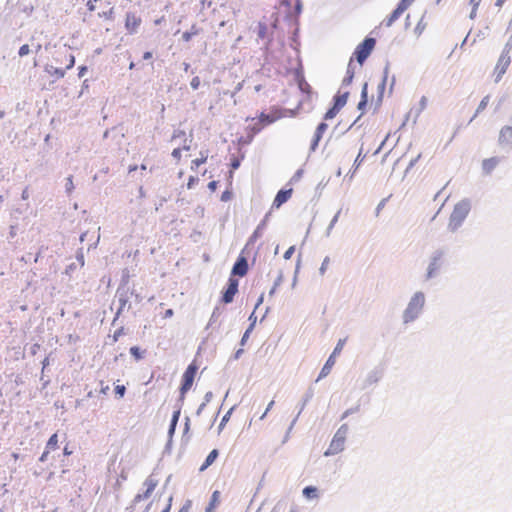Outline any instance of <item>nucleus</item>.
<instances>
[{
  "label": "nucleus",
  "instance_id": "50",
  "mask_svg": "<svg viewBox=\"0 0 512 512\" xmlns=\"http://www.w3.org/2000/svg\"><path fill=\"white\" fill-rule=\"evenodd\" d=\"M217 185L218 183L216 181H211L209 184H208V187L211 191H215L216 188H217Z\"/></svg>",
  "mask_w": 512,
  "mask_h": 512
},
{
  "label": "nucleus",
  "instance_id": "49",
  "mask_svg": "<svg viewBox=\"0 0 512 512\" xmlns=\"http://www.w3.org/2000/svg\"><path fill=\"white\" fill-rule=\"evenodd\" d=\"M172 500H173V497L170 496L168 499L167 506L164 508V510L162 512H170L171 506H172Z\"/></svg>",
  "mask_w": 512,
  "mask_h": 512
},
{
  "label": "nucleus",
  "instance_id": "32",
  "mask_svg": "<svg viewBox=\"0 0 512 512\" xmlns=\"http://www.w3.org/2000/svg\"><path fill=\"white\" fill-rule=\"evenodd\" d=\"M345 342L346 340L345 339H340L336 345V347L334 348L333 352L331 355H334V358H336L337 355H339L345 345Z\"/></svg>",
  "mask_w": 512,
  "mask_h": 512
},
{
  "label": "nucleus",
  "instance_id": "64",
  "mask_svg": "<svg viewBox=\"0 0 512 512\" xmlns=\"http://www.w3.org/2000/svg\"><path fill=\"white\" fill-rule=\"evenodd\" d=\"M289 512H297V510L292 508Z\"/></svg>",
  "mask_w": 512,
  "mask_h": 512
},
{
  "label": "nucleus",
  "instance_id": "25",
  "mask_svg": "<svg viewBox=\"0 0 512 512\" xmlns=\"http://www.w3.org/2000/svg\"><path fill=\"white\" fill-rule=\"evenodd\" d=\"M298 86H299V89H300L303 93H305V94H307V95H310V94H311V92H312V88H311L310 84H309V83H308V82H307L303 77L299 78V80H298Z\"/></svg>",
  "mask_w": 512,
  "mask_h": 512
},
{
  "label": "nucleus",
  "instance_id": "24",
  "mask_svg": "<svg viewBox=\"0 0 512 512\" xmlns=\"http://www.w3.org/2000/svg\"><path fill=\"white\" fill-rule=\"evenodd\" d=\"M200 155H201L200 158H196V159L192 160V163H191L192 169H197L200 165L204 164L207 161V158H208L207 152H201Z\"/></svg>",
  "mask_w": 512,
  "mask_h": 512
},
{
  "label": "nucleus",
  "instance_id": "23",
  "mask_svg": "<svg viewBox=\"0 0 512 512\" xmlns=\"http://www.w3.org/2000/svg\"><path fill=\"white\" fill-rule=\"evenodd\" d=\"M490 103V96L489 95H486L479 103L477 109H476V112L473 116L472 119H474L478 114H480L481 112H483L487 106L489 105Z\"/></svg>",
  "mask_w": 512,
  "mask_h": 512
},
{
  "label": "nucleus",
  "instance_id": "52",
  "mask_svg": "<svg viewBox=\"0 0 512 512\" xmlns=\"http://www.w3.org/2000/svg\"><path fill=\"white\" fill-rule=\"evenodd\" d=\"M385 203H386V199H383L379 204H378V207H377V213H379V211L385 206Z\"/></svg>",
  "mask_w": 512,
  "mask_h": 512
},
{
  "label": "nucleus",
  "instance_id": "58",
  "mask_svg": "<svg viewBox=\"0 0 512 512\" xmlns=\"http://www.w3.org/2000/svg\"><path fill=\"white\" fill-rule=\"evenodd\" d=\"M433 269H434V268H430V269H429V272H428V276H429V277H431V276H432Z\"/></svg>",
  "mask_w": 512,
  "mask_h": 512
},
{
  "label": "nucleus",
  "instance_id": "42",
  "mask_svg": "<svg viewBox=\"0 0 512 512\" xmlns=\"http://www.w3.org/2000/svg\"><path fill=\"white\" fill-rule=\"evenodd\" d=\"M98 0H88L86 6H87V9L90 11V12H93L95 11L96 9V5L95 3L97 2Z\"/></svg>",
  "mask_w": 512,
  "mask_h": 512
},
{
  "label": "nucleus",
  "instance_id": "2",
  "mask_svg": "<svg viewBox=\"0 0 512 512\" xmlns=\"http://www.w3.org/2000/svg\"><path fill=\"white\" fill-rule=\"evenodd\" d=\"M197 371H198V366L196 365L195 362H192L191 364L188 365L185 372L183 373L182 384L180 387V394H181L182 398L191 389L194 379H195V376L197 374Z\"/></svg>",
  "mask_w": 512,
  "mask_h": 512
},
{
  "label": "nucleus",
  "instance_id": "51",
  "mask_svg": "<svg viewBox=\"0 0 512 512\" xmlns=\"http://www.w3.org/2000/svg\"><path fill=\"white\" fill-rule=\"evenodd\" d=\"M29 198V190L28 188L26 187L23 192H22V199L23 200H27Z\"/></svg>",
  "mask_w": 512,
  "mask_h": 512
},
{
  "label": "nucleus",
  "instance_id": "41",
  "mask_svg": "<svg viewBox=\"0 0 512 512\" xmlns=\"http://www.w3.org/2000/svg\"><path fill=\"white\" fill-rule=\"evenodd\" d=\"M507 30L511 33V35L506 44H507L508 48H512V17H511V20L509 21Z\"/></svg>",
  "mask_w": 512,
  "mask_h": 512
},
{
  "label": "nucleus",
  "instance_id": "31",
  "mask_svg": "<svg viewBox=\"0 0 512 512\" xmlns=\"http://www.w3.org/2000/svg\"><path fill=\"white\" fill-rule=\"evenodd\" d=\"M340 111L339 108H337L335 105H333L332 108H330L324 115V119L325 120H330V119H333L337 114L338 112Z\"/></svg>",
  "mask_w": 512,
  "mask_h": 512
},
{
  "label": "nucleus",
  "instance_id": "63",
  "mask_svg": "<svg viewBox=\"0 0 512 512\" xmlns=\"http://www.w3.org/2000/svg\"><path fill=\"white\" fill-rule=\"evenodd\" d=\"M108 388H109L108 386H107V387H105V388H103L102 392H103V393H106V391L108 390Z\"/></svg>",
  "mask_w": 512,
  "mask_h": 512
},
{
  "label": "nucleus",
  "instance_id": "46",
  "mask_svg": "<svg viewBox=\"0 0 512 512\" xmlns=\"http://www.w3.org/2000/svg\"><path fill=\"white\" fill-rule=\"evenodd\" d=\"M240 166V160L238 158H233L232 161H231V168L232 170H236L238 169V167Z\"/></svg>",
  "mask_w": 512,
  "mask_h": 512
},
{
  "label": "nucleus",
  "instance_id": "14",
  "mask_svg": "<svg viewBox=\"0 0 512 512\" xmlns=\"http://www.w3.org/2000/svg\"><path fill=\"white\" fill-rule=\"evenodd\" d=\"M498 142L500 145L512 144V126L505 125L499 132Z\"/></svg>",
  "mask_w": 512,
  "mask_h": 512
},
{
  "label": "nucleus",
  "instance_id": "6",
  "mask_svg": "<svg viewBox=\"0 0 512 512\" xmlns=\"http://www.w3.org/2000/svg\"><path fill=\"white\" fill-rule=\"evenodd\" d=\"M512 48H508L507 44L505 45L501 55L498 58V61L495 66V72L497 73V79L501 78L504 75L510 66L511 57L510 51Z\"/></svg>",
  "mask_w": 512,
  "mask_h": 512
},
{
  "label": "nucleus",
  "instance_id": "27",
  "mask_svg": "<svg viewBox=\"0 0 512 512\" xmlns=\"http://www.w3.org/2000/svg\"><path fill=\"white\" fill-rule=\"evenodd\" d=\"M179 416H180V410H176L174 413H173V416H172V419H171V422H170V427H169V434H173L175 429H176V426H177V423H178V420H179Z\"/></svg>",
  "mask_w": 512,
  "mask_h": 512
},
{
  "label": "nucleus",
  "instance_id": "59",
  "mask_svg": "<svg viewBox=\"0 0 512 512\" xmlns=\"http://www.w3.org/2000/svg\"><path fill=\"white\" fill-rule=\"evenodd\" d=\"M273 404H274V401H271V402L269 403V405H268L267 410H269L270 408H272Z\"/></svg>",
  "mask_w": 512,
  "mask_h": 512
},
{
  "label": "nucleus",
  "instance_id": "26",
  "mask_svg": "<svg viewBox=\"0 0 512 512\" xmlns=\"http://www.w3.org/2000/svg\"><path fill=\"white\" fill-rule=\"evenodd\" d=\"M402 14L403 13L399 11V9L396 7V9H394L392 13L389 15V17L386 19V26H391Z\"/></svg>",
  "mask_w": 512,
  "mask_h": 512
},
{
  "label": "nucleus",
  "instance_id": "45",
  "mask_svg": "<svg viewBox=\"0 0 512 512\" xmlns=\"http://www.w3.org/2000/svg\"><path fill=\"white\" fill-rule=\"evenodd\" d=\"M66 188H67L68 191H72L73 190L74 185H73V177L72 176H69L67 178Z\"/></svg>",
  "mask_w": 512,
  "mask_h": 512
},
{
  "label": "nucleus",
  "instance_id": "53",
  "mask_svg": "<svg viewBox=\"0 0 512 512\" xmlns=\"http://www.w3.org/2000/svg\"><path fill=\"white\" fill-rule=\"evenodd\" d=\"M152 57V53L147 51L143 54V59L148 60Z\"/></svg>",
  "mask_w": 512,
  "mask_h": 512
},
{
  "label": "nucleus",
  "instance_id": "47",
  "mask_svg": "<svg viewBox=\"0 0 512 512\" xmlns=\"http://www.w3.org/2000/svg\"><path fill=\"white\" fill-rule=\"evenodd\" d=\"M366 87H367V85L365 84L364 89H363V91H362V97H363V99H362V101L359 103V108H361V106H362V105H365V104H366Z\"/></svg>",
  "mask_w": 512,
  "mask_h": 512
},
{
  "label": "nucleus",
  "instance_id": "5",
  "mask_svg": "<svg viewBox=\"0 0 512 512\" xmlns=\"http://www.w3.org/2000/svg\"><path fill=\"white\" fill-rule=\"evenodd\" d=\"M345 432L339 429L334 435L328 449L325 451V456L335 455L343 451L345 444Z\"/></svg>",
  "mask_w": 512,
  "mask_h": 512
},
{
  "label": "nucleus",
  "instance_id": "44",
  "mask_svg": "<svg viewBox=\"0 0 512 512\" xmlns=\"http://www.w3.org/2000/svg\"><path fill=\"white\" fill-rule=\"evenodd\" d=\"M294 250H295V249H294V246L289 247V248L285 251V253H284V258H285V259H290V258H291V256H292V255H293V253H294Z\"/></svg>",
  "mask_w": 512,
  "mask_h": 512
},
{
  "label": "nucleus",
  "instance_id": "7",
  "mask_svg": "<svg viewBox=\"0 0 512 512\" xmlns=\"http://www.w3.org/2000/svg\"><path fill=\"white\" fill-rule=\"evenodd\" d=\"M142 19L135 12H127L125 15V29L129 34H135L141 26Z\"/></svg>",
  "mask_w": 512,
  "mask_h": 512
},
{
  "label": "nucleus",
  "instance_id": "35",
  "mask_svg": "<svg viewBox=\"0 0 512 512\" xmlns=\"http://www.w3.org/2000/svg\"><path fill=\"white\" fill-rule=\"evenodd\" d=\"M99 16L107 20H112L114 18V10L110 8L108 11L99 13Z\"/></svg>",
  "mask_w": 512,
  "mask_h": 512
},
{
  "label": "nucleus",
  "instance_id": "22",
  "mask_svg": "<svg viewBox=\"0 0 512 512\" xmlns=\"http://www.w3.org/2000/svg\"><path fill=\"white\" fill-rule=\"evenodd\" d=\"M200 33V28L197 25H192L189 31H186L182 34V39L185 42H189L193 36H196Z\"/></svg>",
  "mask_w": 512,
  "mask_h": 512
},
{
  "label": "nucleus",
  "instance_id": "11",
  "mask_svg": "<svg viewBox=\"0 0 512 512\" xmlns=\"http://www.w3.org/2000/svg\"><path fill=\"white\" fill-rule=\"evenodd\" d=\"M284 116V113L280 109H272L268 114L261 113L259 116V122L263 125L274 123Z\"/></svg>",
  "mask_w": 512,
  "mask_h": 512
},
{
  "label": "nucleus",
  "instance_id": "13",
  "mask_svg": "<svg viewBox=\"0 0 512 512\" xmlns=\"http://www.w3.org/2000/svg\"><path fill=\"white\" fill-rule=\"evenodd\" d=\"M58 448V435L57 433H54L51 435L49 440L47 441L46 447L42 455L40 456V461L44 462L47 460V457L52 450H56Z\"/></svg>",
  "mask_w": 512,
  "mask_h": 512
},
{
  "label": "nucleus",
  "instance_id": "61",
  "mask_svg": "<svg viewBox=\"0 0 512 512\" xmlns=\"http://www.w3.org/2000/svg\"><path fill=\"white\" fill-rule=\"evenodd\" d=\"M135 67V64L133 62L130 63L129 68L133 69Z\"/></svg>",
  "mask_w": 512,
  "mask_h": 512
},
{
  "label": "nucleus",
  "instance_id": "19",
  "mask_svg": "<svg viewBox=\"0 0 512 512\" xmlns=\"http://www.w3.org/2000/svg\"><path fill=\"white\" fill-rule=\"evenodd\" d=\"M219 452L217 449H213L208 456L206 457L205 462L200 466L199 471H205L209 466H211L215 460L217 459Z\"/></svg>",
  "mask_w": 512,
  "mask_h": 512
},
{
  "label": "nucleus",
  "instance_id": "55",
  "mask_svg": "<svg viewBox=\"0 0 512 512\" xmlns=\"http://www.w3.org/2000/svg\"><path fill=\"white\" fill-rule=\"evenodd\" d=\"M471 3L474 5V10L478 6V2L476 0H471Z\"/></svg>",
  "mask_w": 512,
  "mask_h": 512
},
{
  "label": "nucleus",
  "instance_id": "17",
  "mask_svg": "<svg viewBox=\"0 0 512 512\" xmlns=\"http://www.w3.org/2000/svg\"><path fill=\"white\" fill-rule=\"evenodd\" d=\"M327 128H328V126L324 122L320 123L317 126L316 131L314 133L313 141H312V144H311V149L312 150L316 149V147L319 144V141L321 140L323 134L326 132Z\"/></svg>",
  "mask_w": 512,
  "mask_h": 512
},
{
  "label": "nucleus",
  "instance_id": "34",
  "mask_svg": "<svg viewBox=\"0 0 512 512\" xmlns=\"http://www.w3.org/2000/svg\"><path fill=\"white\" fill-rule=\"evenodd\" d=\"M366 155L362 153V149H360L355 161H354V167L355 169H357L361 163L363 162V160L365 159Z\"/></svg>",
  "mask_w": 512,
  "mask_h": 512
},
{
  "label": "nucleus",
  "instance_id": "40",
  "mask_svg": "<svg viewBox=\"0 0 512 512\" xmlns=\"http://www.w3.org/2000/svg\"><path fill=\"white\" fill-rule=\"evenodd\" d=\"M126 388L124 385H116L115 392L119 398H122L125 394Z\"/></svg>",
  "mask_w": 512,
  "mask_h": 512
},
{
  "label": "nucleus",
  "instance_id": "15",
  "mask_svg": "<svg viewBox=\"0 0 512 512\" xmlns=\"http://www.w3.org/2000/svg\"><path fill=\"white\" fill-rule=\"evenodd\" d=\"M248 263L244 257H239L233 266L232 274L243 277L247 274Z\"/></svg>",
  "mask_w": 512,
  "mask_h": 512
},
{
  "label": "nucleus",
  "instance_id": "30",
  "mask_svg": "<svg viewBox=\"0 0 512 512\" xmlns=\"http://www.w3.org/2000/svg\"><path fill=\"white\" fill-rule=\"evenodd\" d=\"M47 71L50 75L56 76L57 78H63L65 75V70L61 68L49 67Z\"/></svg>",
  "mask_w": 512,
  "mask_h": 512
},
{
  "label": "nucleus",
  "instance_id": "21",
  "mask_svg": "<svg viewBox=\"0 0 512 512\" xmlns=\"http://www.w3.org/2000/svg\"><path fill=\"white\" fill-rule=\"evenodd\" d=\"M348 95V92H344L342 94L338 93L334 97V105L341 110V108L347 103Z\"/></svg>",
  "mask_w": 512,
  "mask_h": 512
},
{
  "label": "nucleus",
  "instance_id": "20",
  "mask_svg": "<svg viewBox=\"0 0 512 512\" xmlns=\"http://www.w3.org/2000/svg\"><path fill=\"white\" fill-rule=\"evenodd\" d=\"M219 504H220V492L218 490H215L211 495L210 502H209L208 506L206 507L205 511L206 512H214Z\"/></svg>",
  "mask_w": 512,
  "mask_h": 512
},
{
  "label": "nucleus",
  "instance_id": "28",
  "mask_svg": "<svg viewBox=\"0 0 512 512\" xmlns=\"http://www.w3.org/2000/svg\"><path fill=\"white\" fill-rule=\"evenodd\" d=\"M303 495L308 499L316 498L318 496L317 488L313 486H307L303 489Z\"/></svg>",
  "mask_w": 512,
  "mask_h": 512
},
{
  "label": "nucleus",
  "instance_id": "16",
  "mask_svg": "<svg viewBox=\"0 0 512 512\" xmlns=\"http://www.w3.org/2000/svg\"><path fill=\"white\" fill-rule=\"evenodd\" d=\"M500 163V158L491 157L482 161V170L485 174H490Z\"/></svg>",
  "mask_w": 512,
  "mask_h": 512
},
{
  "label": "nucleus",
  "instance_id": "1",
  "mask_svg": "<svg viewBox=\"0 0 512 512\" xmlns=\"http://www.w3.org/2000/svg\"><path fill=\"white\" fill-rule=\"evenodd\" d=\"M424 302L425 297L422 293H416L412 297L407 309L404 312V321L406 323L413 321L419 315L424 306Z\"/></svg>",
  "mask_w": 512,
  "mask_h": 512
},
{
  "label": "nucleus",
  "instance_id": "48",
  "mask_svg": "<svg viewBox=\"0 0 512 512\" xmlns=\"http://www.w3.org/2000/svg\"><path fill=\"white\" fill-rule=\"evenodd\" d=\"M191 507L190 501H188L185 505H183L178 512H189Z\"/></svg>",
  "mask_w": 512,
  "mask_h": 512
},
{
  "label": "nucleus",
  "instance_id": "38",
  "mask_svg": "<svg viewBox=\"0 0 512 512\" xmlns=\"http://www.w3.org/2000/svg\"><path fill=\"white\" fill-rule=\"evenodd\" d=\"M30 53V47L28 44H24L19 48L18 54L19 56L23 57Z\"/></svg>",
  "mask_w": 512,
  "mask_h": 512
},
{
  "label": "nucleus",
  "instance_id": "8",
  "mask_svg": "<svg viewBox=\"0 0 512 512\" xmlns=\"http://www.w3.org/2000/svg\"><path fill=\"white\" fill-rule=\"evenodd\" d=\"M157 485L158 479L154 475H149L144 481L145 491L142 494L136 495L135 501L139 502L141 500L148 499L154 492Z\"/></svg>",
  "mask_w": 512,
  "mask_h": 512
},
{
  "label": "nucleus",
  "instance_id": "12",
  "mask_svg": "<svg viewBox=\"0 0 512 512\" xmlns=\"http://www.w3.org/2000/svg\"><path fill=\"white\" fill-rule=\"evenodd\" d=\"M293 194V189H282L278 191L276 194L274 201H273V207L279 208L281 205H283L285 202H287Z\"/></svg>",
  "mask_w": 512,
  "mask_h": 512
},
{
  "label": "nucleus",
  "instance_id": "3",
  "mask_svg": "<svg viewBox=\"0 0 512 512\" xmlns=\"http://www.w3.org/2000/svg\"><path fill=\"white\" fill-rule=\"evenodd\" d=\"M376 41L374 38H366L355 49L354 55L357 62L362 65L368 58L375 47Z\"/></svg>",
  "mask_w": 512,
  "mask_h": 512
},
{
  "label": "nucleus",
  "instance_id": "54",
  "mask_svg": "<svg viewBox=\"0 0 512 512\" xmlns=\"http://www.w3.org/2000/svg\"><path fill=\"white\" fill-rule=\"evenodd\" d=\"M63 453H64V455H70L71 451H69L68 448L65 447L64 450H63Z\"/></svg>",
  "mask_w": 512,
  "mask_h": 512
},
{
  "label": "nucleus",
  "instance_id": "37",
  "mask_svg": "<svg viewBox=\"0 0 512 512\" xmlns=\"http://www.w3.org/2000/svg\"><path fill=\"white\" fill-rule=\"evenodd\" d=\"M130 353L134 356L136 360H140L142 358V354L140 349L137 346H133L130 348Z\"/></svg>",
  "mask_w": 512,
  "mask_h": 512
},
{
  "label": "nucleus",
  "instance_id": "36",
  "mask_svg": "<svg viewBox=\"0 0 512 512\" xmlns=\"http://www.w3.org/2000/svg\"><path fill=\"white\" fill-rule=\"evenodd\" d=\"M330 265V258L329 257H325L322 264H321V267H320V274L323 275L326 270L328 269Z\"/></svg>",
  "mask_w": 512,
  "mask_h": 512
},
{
  "label": "nucleus",
  "instance_id": "60",
  "mask_svg": "<svg viewBox=\"0 0 512 512\" xmlns=\"http://www.w3.org/2000/svg\"><path fill=\"white\" fill-rule=\"evenodd\" d=\"M46 365H48V359L47 358L43 361V367H45Z\"/></svg>",
  "mask_w": 512,
  "mask_h": 512
},
{
  "label": "nucleus",
  "instance_id": "9",
  "mask_svg": "<svg viewBox=\"0 0 512 512\" xmlns=\"http://www.w3.org/2000/svg\"><path fill=\"white\" fill-rule=\"evenodd\" d=\"M180 136L184 137L182 147L174 148L172 151V157L175 159L176 163H179L181 161L183 153H185V157H188L187 152H189V150L191 148V142H192L191 139H187L185 137V132L180 131L178 133V135H176L175 137H180Z\"/></svg>",
  "mask_w": 512,
  "mask_h": 512
},
{
  "label": "nucleus",
  "instance_id": "29",
  "mask_svg": "<svg viewBox=\"0 0 512 512\" xmlns=\"http://www.w3.org/2000/svg\"><path fill=\"white\" fill-rule=\"evenodd\" d=\"M351 64H352V59L350 60L349 62V65H348V68H347V75L344 77L343 79V84L344 85H349L351 84L352 82V79L354 77V71L353 69L351 68Z\"/></svg>",
  "mask_w": 512,
  "mask_h": 512
},
{
  "label": "nucleus",
  "instance_id": "18",
  "mask_svg": "<svg viewBox=\"0 0 512 512\" xmlns=\"http://www.w3.org/2000/svg\"><path fill=\"white\" fill-rule=\"evenodd\" d=\"M335 362H336V358H334V355H330L329 358L327 359L326 363L322 367L317 381L326 377L327 375H329L332 367L335 365Z\"/></svg>",
  "mask_w": 512,
  "mask_h": 512
},
{
  "label": "nucleus",
  "instance_id": "10",
  "mask_svg": "<svg viewBox=\"0 0 512 512\" xmlns=\"http://www.w3.org/2000/svg\"><path fill=\"white\" fill-rule=\"evenodd\" d=\"M238 292V280L230 277L228 281V287L223 292L222 302L225 304L231 303L234 299V296Z\"/></svg>",
  "mask_w": 512,
  "mask_h": 512
},
{
  "label": "nucleus",
  "instance_id": "56",
  "mask_svg": "<svg viewBox=\"0 0 512 512\" xmlns=\"http://www.w3.org/2000/svg\"><path fill=\"white\" fill-rule=\"evenodd\" d=\"M172 314H173V312H172V310H171V309H169V310H167V311H166V315H167V316H171Z\"/></svg>",
  "mask_w": 512,
  "mask_h": 512
},
{
  "label": "nucleus",
  "instance_id": "4",
  "mask_svg": "<svg viewBox=\"0 0 512 512\" xmlns=\"http://www.w3.org/2000/svg\"><path fill=\"white\" fill-rule=\"evenodd\" d=\"M470 212V204L466 201H461L454 206L450 215L451 224H460L463 222Z\"/></svg>",
  "mask_w": 512,
  "mask_h": 512
},
{
  "label": "nucleus",
  "instance_id": "33",
  "mask_svg": "<svg viewBox=\"0 0 512 512\" xmlns=\"http://www.w3.org/2000/svg\"><path fill=\"white\" fill-rule=\"evenodd\" d=\"M413 1L414 0H401L398 3L397 8L403 13L412 4Z\"/></svg>",
  "mask_w": 512,
  "mask_h": 512
},
{
  "label": "nucleus",
  "instance_id": "39",
  "mask_svg": "<svg viewBox=\"0 0 512 512\" xmlns=\"http://www.w3.org/2000/svg\"><path fill=\"white\" fill-rule=\"evenodd\" d=\"M66 69H71L75 64V57L73 54H68L66 57Z\"/></svg>",
  "mask_w": 512,
  "mask_h": 512
},
{
  "label": "nucleus",
  "instance_id": "43",
  "mask_svg": "<svg viewBox=\"0 0 512 512\" xmlns=\"http://www.w3.org/2000/svg\"><path fill=\"white\" fill-rule=\"evenodd\" d=\"M190 85L193 89H198L200 85V78L197 76L192 78Z\"/></svg>",
  "mask_w": 512,
  "mask_h": 512
},
{
  "label": "nucleus",
  "instance_id": "57",
  "mask_svg": "<svg viewBox=\"0 0 512 512\" xmlns=\"http://www.w3.org/2000/svg\"><path fill=\"white\" fill-rule=\"evenodd\" d=\"M85 70H86V68H85V67H82V68L80 69V73H79V75H80V76H82Z\"/></svg>",
  "mask_w": 512,
  "mask_h": 512
},
{
  "label": "nucleus",
  "instance_id": "62",
  "mask_svg": "<svg viewBox=\"0 0 512 512\" xmlns=\"http://www.w3.org/2000/svg\"><path fill=\"white\" fill-rule=\"evenodd\" d=\"M276 285L271 289L270 294H273L275 292Z\"/></svg>",
  "mask_w": 512,
  "mask_h": 512
}]
</instances>
